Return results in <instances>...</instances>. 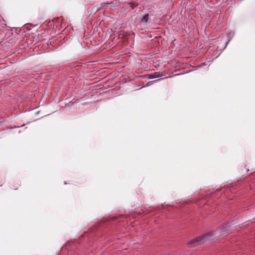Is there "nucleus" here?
I'll return each instance as SVG.
<instances>
[{
    "label": "nucleus",
    "instance_id": "nucleus-2",
    "mask_svg": "<svg viewBox=\"0 0 255 255\" xmlns=\"http://www.w3.org/2000/svg\"><path fill=\"white\" fill-rule=\"evenodd\" d=\"M148 78L150 79H155L161 78L163 76V74H160L159 72H154L153 74L148 75Z\"/></svg>",
    "mask_w": 255,
    "mask_h": 255
},
{
    "label": "nucleus",
    "instance_id": "nucleus-4",
    "mask_svg": "<svg viewBox=\"0 0 255 255\" xmlns=\"http://www.w3.org/2000/svg\"><path fill=\"white\" fill-rule=\"evenodd\" d=\"M129 4H130V6L132 8H134L135 7V6H136V5L134 3H132V2L130 3Z\"/></svg>",
    "mask_w": 255,
    "mask_h": 255
},
{
    "label": "nucleus",
    "instance_id": "nucleus-3",
    "mask_svg": "<svg viewBox=\"0 0 255 255\" xmlns=\"http://www.w3.org/2000/svg\"><path fill=\"white\" fill-rule=\"evenodd\" d=\"M150 22L149 17V14H146L144 15L141 20V22L144 24H146L147 23Z\"/></svg>",
    "mask_w": 255,
    "mask_h": 255
},
{
    "label": "nucleus",
    "instance_id": "nucleus-1",
    "mask_svg": "<svg viewBox=\"0 0 255 255\" xmlns=\"http://www.w3.org/2000/svg\"><path fill=\"white\" fill-rule=\"evenodd\" d=\"M211 237V234H208L202 236H200L196 238L195 239L191 241L189 243V246L190 247H194L197 246L199 244H202L205 242L207 240L209 239V238Z\"/></svg>",
    "mask_w": 255,
    "mask_h": 255
},
{
    "label": "nucleus",
    "instance_id": "nucleus-5",
    "mask_svg": "<svg viewBox=\"0 0 255 255\" xmlns=\"http://www.w3.org/2000/svg\"><path fill=\"white\" fill-rule=\"evenodd\" d=\"M109 3H102L101 4V6L102 7H105V6H107L108 5V4H109Z\"/></svg>",
    "mask_w": 255,
    "mask_h": 255
}]
</instances>
